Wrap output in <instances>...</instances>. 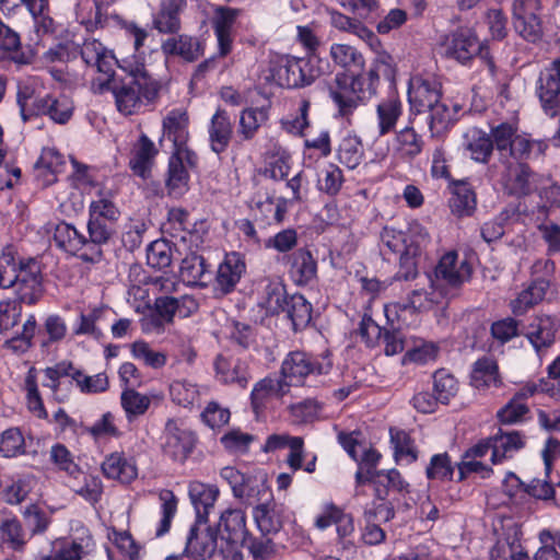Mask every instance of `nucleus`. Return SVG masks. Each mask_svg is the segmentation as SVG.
<instances>
[{
  "mask_svg": "<svg viewBox=\"0 0 560 560\" xmlns=\"http://www.w3.org/2000/svg\"><path fill=\"white\" fill-rule=\"evenodd\" d=\"M119 68L127 75L113 88L116 105L121 114L132 115L141 108L142 98L153 101L158 96L161 85L135 57L122 59Z\"/></svg>",
  "mask_w": 560,
  "mask_h": 560,
  "instance_id": "1",
  "label": "nucleus"
},
{
  "mask_svg": "<svg viewBox=\"0 0 560 560\" xmlns=\"http://www.w3.org/2000/svg\"><path fill=\"white\" fill-rule=\"evenodd\" d=\"M44 375L45 381L43 382V386L50 388L55 395H57L59 387L66 383V378L75 382L80 392L83 394L103 393L107 390L109 385L108 377L105 373L89 376L69 362H60L55 366L45 369Z\"/></svg>",
  "mask_w": 560,
  "mask_h": 560,
  "instance_id": "2",
  "label": "nucleus"
},
{
  "mask_svg": "<svg viewBox=\"0 0 560 560\" xmlns=\"http://www.w3.org/2000/svg\"><path fill=\"white\" fill-rule=\"evenodd\" d=\"M220 550L214 560H243L240 544L246 535L245 513L238 509H228L221 513L218 524Z\"/></svg>",
  "mask_w": 560,
  "mask_h": 560,
  "instance_id": "3",
  "label": "nucleus"
},
{
  "mask_svg": "<svg viewBox=\"0 0 560 560\" xmlns=\"http://www.w3.org/2000/svg\"><path fill=\"white\" fill-rule=\"evenodd\" d=\"M407 248L399 260L397 279L412 280L418 276V265L431 242L428 230L419 222H411L408 226Z\"/></svg>",
  "mask_w": 560,
  "mask_h": 560,
  "instance_id": "4",
  "label": "nucleus"
},
{
  "mask_svg": "<svg viewBox=\"0 0 560 560\" xmlns=\"http://www.w3.org/2000/svg\"><path fill=\"white\" fill-rule=\"evenodd\" d=\"M27 88L19 93L21 112L32 107L36 115H46L57 124H66L72 116L73 104L65 95L54 96L51 94L37 95L32 97L27 94Z\"/></svg>",
  "mask_w": 560,
  "mask_h": 560,
  "instance_id": "5",
  "label": "nucleus"
},
{
  "mask_svg": "<svg viewBox=\"0 0 560 560\" xmlns=\"http://www.w3.org/2000/svg\"><path fill=\"white\" fill-rule=\"evenodd\" d=\"M541 10L540 0H513V27L529 43H537L544 35Z\"/></svg>",
  "mask_w": 560,
  "mask_h": 560,
  "instance_id": "6",
  "label": "nucleus"
},
{
  "mask_svg": "<svg viewBox=\"0 0 560 560\" xmlns=\"http://www.w3.org/2000/svg\"><path fill=\"white\" fill-rule=\"evenodd\" d=\"M196 444V435L182 420L168 419L161 436L163 454L174 462L184 463Z\"/></svg>",
  "mask_w": 560,
  "mask_h": 560,
  "instance_id": "7",
  "label": "nucleus"
},
{
  "mask_svg": "<svg viewBox=\"0 0 560 560\" xmlns=\"http://www.w3.org/2000/svg\"><path fill=\"white\" fill-rule=\"evenodd\" d=\"M81 56L84 62L95 68L100 77L93 81V85H98V90L103 91L109 84L114 75V66L121 63L117 60L113 52L108 50L101 42L94 38L85 39Z\"/></svg>",
  "mask_w": 560,
  "mask_h": 560,
  "instance_id": "8",
  "label": "nucleus"
},
{
  "mask_svg": "<svg viewBox=\"0 0 560 560\" xmlns=\"http://www.w3.org/2000/svg\"><path fill=\"white\" fill-rule=\"evenodd\" d=\"M330 362H319L303 351H292L281 364V376L292 385H302L310 375L325 374L330 370Z\"/></svg>",
  "mask_w": 560,
  "mask_h": 560,
  "instance_id": "9",
  "label": "nucleus"
},
{
  "mask_svg": "<svg viewBox=\"0 0 560 560\" xmlns=\"http://www.w3.org/2000/svg\"><path fill=\"white\" fill-rule=\"evenodd\" d=\"M481 49V45L470 28H459L444 37L439 45L442 56L454 59L459 63H467Z\"/></svg>",
  "mask_w": 560,
  "mask_h": 560,
  "instance_id": "10",
  "label": "nucleus"
},
{
  "mask_svg": "<svg viewBox=\"0 0 560 560\" xmlns=\"http://www.w3.org/2000/svg\"><path fill=\"white\" fill-rule=\"evenodd\" d=\"M300 58L285 55H273L262 71L264 79L281 88L303 86V75L299 66Z\"/></svg>",
  "mask_w": 560,
  "mask_h": 560,
  "instance_id": "11",
  "label": "nucleus"
},
{
  "mask_svg": "<svg viewBox=\"0 0 560 560\" xmlns=\"http://www.w3.org/2000/svg\"><path fill=\"white\" fill-rule=\"evenodd\" d=\"M441 84L432 74L415 73L408 83V101L418 113L425 110L440 101Z\"/></svg>",
  "mask_w": 560,
  "mask_h": 560,
  "instance_id": "12",
  "label": "nucleus"
},
{
  "mask_svg": "<svg viewBox=\"0 0 560 560\" xmlns=\"http://www.w3.org/2000/svg\"><path fill=\"white\" fill-rule=\"evenodd\" d=\"M537 95L547 115L555 117L560 113V59L540 72Z\"/></svg>",
  "mask_w": 560,
  "mask_h": 560,
  "instance_id": "13",
  "label": "nucleus"
},
{
  "mask_svg": "<svg viewBox=\"0 0 560 560\" xmlns=\"http://www.w3.org/2000/svg\"><path fill=\"white\" fill-rule=\"evenodd\" d=\"M500 175L503 189L513 196H526L536 188V175L521 162H504Z\"/></svg>",
  "mask_w": 560,
  "mask_h": 560,
  "instance_id": "14",
  "label": "nucleus"
},
{
  "mask_svg": "<svg viewBox=\"0 0 560 560\" xmlns=\"http://www.w3.org/2000/svg\"><path fill=\"white\" fill-rule=\"evenodd\" d=\"M197 162L196 154L189 149H177L173 152L168 163L167 188L174 197L183 196L188 189V167Z\"/></svg>",
  "mask_w": 560,
  "mask_h": 560,
  "instance_id": "15",
  "label": "nucleus"
},
{
  "mask_svg": "<svg viewBox=\"0 0 560 560\" xmlns=\"http://www.w3.org/2000/svg\"><path fill=\"white\" fill-rule=\"evenodd\" d=\"M220 550V536L217 529L203 523H196L190 527L185 552L191 556L208 557L214 560Z\"/></svg>",
  "mask_w": 560,
  "mask_h": 560,
  "instance_id": "16",
  "label": "nucleus"
},
{
  "mask_svg": "<svg viewBox=\"0 0 560 560\" xmlns=\"http://www.w3.org/2000/svg\"><path fill=\"white\" fill-rule=\"evenodd\" d=\"M241 12L230 7H219L214 11L212 27L218 43V56L221 58L232 51L234 30Z\"/></svg>",
  "mask_w": 560,
  "mask_h": 560,
  "instance_id": "17",
  "label": "nucleus"
},
{
  "mask_svg": "<svg viewBox=\"0 0 560 560\" xmlns=\"http://www.w3.org/2000/svg\"><path fill=\"white\" fill-rule=\"evenodd\" d=\"M94 547V541L89 530L83 528L82 535L73 540L56 539L51 542L49 555H42L38 560H81L82 557L90 553Z\"/></svg>",
  "mask_w": 560,
  "mask_h": 560,
  "instance_id": "18",
  "label": "nucleus"
},
{
  "mask_svg": "<svg viewBox=\"0 0 560 560\" xmlns=\"http://www.w3.org/2000/svg\"><path fill=\"white\" fill-rule=\"evenodd\" d=\"M435 280L443 281L445 284L457 288L469 280L471 267L468 261L459 259L457 252L445 253L434 270Z\"/></svg>",
  "mask_w": 560,
  "mask_h": 560,
  "instance_id": "19",
  "label": "nucleus"
},
{
  "mask_svg": "<svg viewBox=\"0 0 560 560\" xmlns=\"http://www.w3.org/2000/svg\"><path fill=\"white\" fill-rule=\"evenodd\" d=\"M15 290L18 302L35 304L43 294L42 277L36 261L30 260L20 264V278L12 287Z\"/></svg>",
  "mask_w": 560,
  "mask_h": 560,
  "instance_id": "20",
  "label": "nucleus"
},
{
  "mask_svg": "<svg viewBox=\"0 0 560 560\" xmlns=\"http://www.w3.org/2000/svg\"><path fill=\"white\" fill-rule=\"evenodd\" d=\"M154 306L160 312V316L167 324H171L176 315L180 318L192 315L197 312L199 304L194 296L188 294L180 295L179 298L161 295L155 299Z\"/></svg>",
  "mask_w": 560,
  "mask_h": 560,
  "instance_id": "21",
  "label": "nucleus"
},
{
  "mask_svg": "<svg viewBox=\"0 0 560 560\" xmlns=\"http://www.w3.org/2000/svg\"><path fill=\"white\" fill-rule=\"evenodd\" d=\"M290 392V383L283 376L268 375L258 381L252 390L253 408L258 411L270 399H281Z\"/></svg>",
  "mask_w": 560,
  "mask_h": 560,
  "instance_id": "22",
  "label": "nucleus"
},
{
  "mask_svg": "<svg viewBox=\"0 0 560 560\" xmlns=\"http://www.w3.org/2000/svg\"><path fill=\"white\" fill-rule=\"evenodd\" d=\"M188 494L196 511V521L207 524L208 516L220 494L218 487L201 481H191L188 487Z\"/></svg>",
  "mask_w": 560,
  "mask_h": 560,
  "instance_id": "23",
  "label": "nucleus"
},
{
  "mask_svg": "<svg viewBox=\"0 0 560 560\" xmlns=\"http://www.w3.org/2000/svg\"><path fill=\"white\" fill-rule=\"evenodd\" d=\"M102 471L108 479L130 483L138 477L136 460L121 452H114L105 457Z\"/></svg>",
  "mask_w": 560,
  "mask_h": 560,
  "instance_id": "24",
  "label": "nucleus"
},
{
  "mask_svg": "<svg viewBox=\"0 0 560 560\" xmlns=\"http://www.w3.org/2000/svg\"><path fill=\"white\" fill-rule=\"evenodd\" d=\"M289 276L298 285L311 283L317 275V262L310 250L300 248L287 257Z\"/></svg>",
  "mask_w": 560,
  "mask_h": 560,
  "instance_id": "25",
  "label": "nucleus"
},
{
  "mask_svg": "<svg viewBox=\"0 0 560 560\" xmlns=\"http://www.w3.org/2000/svg\"><path fill=\"white\" fill-rule=\"evenodd\" d=\"M558 327V320L549 315L536 316L533 319L527 328L526 337L537 353L555 342Z\"/></svg>",
  "mask_w": 560,
  "mask_h": 560,
  "instance_id": "26",
  "label": "nucleus"
},
{
  "mask_svg": "<svg viewBox=\"0 0 560 560\" xmlns=\"http://www.w3.org/2000/svg\"><path fill=\"white\" fill-rule=\"evenodd\" d=\"M214 369L217 378L224 384L246 387L250 378L246 362L235 357L218 355Z\"/></svg>",
  "mask_w": 560,
  "mask_h": 560,
  "instance_id": "27",
  "label": "nucleus"
},
{
  "mask_svg": "<svg viewBox=\"0 0 560 560\" xmlns=\"http://www.w3.org/2000/svg\"><path fill=\"white\" fill-rule=\"evenodd\" d=\"M75 18L89 32L108 26L112 21H118L116 15L104 12L96 0H79L75 5Z\"/></svg>",
  "mask_w": 560,
  "mask_h": 560,
  "instance_id": "28",
  "label": "nucleus"
},
{
  "mask_svg": "<svg viewBox=\"0 0 560 560\" xmlns=\"http://www.w3.org/2000/svg\"><path fill=\"white\" fill-rule=\"evenodd\" d=\"M491 560H529L527 552L521 544L518 530L509 528L499 537L490 549Z\"/></svg>",
  "mask_w": 560,
  "mask_h": 560,
  "instance_id": "29",
  "label": "nucleus"
},
{
  "mask_svg": "<svg viewBox=\"0 0 560 560\" xmlns=\"http://www.w3.org/2000/svg\"><path fill=\"white\" fill-rule=\"evenodd\" d=\"M163 135L173 142L174 151L188 149V115L184 108L170 110L163 119Z\"/></svg>",
  "mask_w": 560,
  "mask_h": 560,
  "instance_id": "30",
  "label": "nucleus"
},
{
  "mask_svg": "<svg viewBox=\"0 0 560 560\" xmlns=\"http://www.w3.org/2000/svg\"><path fill=\"white\" fill-rule=\"evenodd\" d=\"M245 271V264L237 253L226 254L224 260L219 265L215 288L222 293H230L240 281Z\"/></svg>",
  "mask_w": 560,
  "mask_h": 560,
  "instance_id": "31",
  "label": "nucleus"
},
{
  "mask_svg": "<svg viewBox=\"0 0 560 560\" xmlns=\"http://www.w3.org/2000/svg\"><path fill=\"white\" fill-rule=\"evenodd\" d=\"M156 154L158 149L154 142L147 135L141 133L132 147L129 166L136 175L145 178L151 171Z\"/></svg>",
  "mask_w": 560,
  "mask_h": 560,
  "instance_id": "32",
  "label": "nucleus"
},
{
  "mask_svg": "<svg viewBox=\"0 0 560 560\" xmlns=\"http://www.w3.org/2000/svg\"><path fill=\"white\" fill-rule=\"evenodd\" d=\"M470 384L478 390L486 392L502 384L497 362L489 357L477 360L470 373Z\"/></svg>",
  "mask_w": 560,
  "mask_h": 560,
  "instance_id": "33",
  "label": "nucleus"
},
{
  "mask_svg": "<svg viewBox=\"0 0 560 560\" xmlns=\"http://www.w3.org/2000/svg\"><path fill=\"white\" fill-rule=\"evenodd\" d=\"M248 504L265 502L272 498L271 490L267 483V474L264 470H255L245 477L241 492L236 497Z\"/></svg>",
  "mask_w": 560,
  "mask_h": 560,
  "instance_id": "34",
  "label": "nucleus"
},
{
  "mask_svg": "<svg viewBox=\"0 0 560 560\" xmlns=\"http://www.w3.org/2000/svg\"><path fill=\"white\" fill-rule=\"evenodd\" d=\"M187 0H163L159 12L153 16V26L160 33H176L180 27L179 13Z\"/></svg>",
  "mask_w": 560,
  "mask_h": 560,
  "instance_id": "35",
  "label": "nucleus"
},
{
  "mask_svg": "<svg viewBox=\"0 0 560 560\" xmlns=\"http://www.w3.org/2000/svg\"><path fill=\"white\" fill-rule=\"evenodd\" d=\"M423 144L422 137L407 126L395 135L393 155L398 160L410 161L421 153Z\"/></svg>",
  "mask_w": 560,
  "mask_h": 560,
  "instance_id": "36",
  "label": "nucleus"
},
{
  "mask_svg": "<svg viewBox=\"0 0 560 560\" xmlns=\"http://www.w3.org/2000/svg\"><path fill=\"white\" fill-rule=\"evenodd\" d=\"M402 114V103L398 95L392 93L376 106V121L380 136H385L395 129Z\"/></svg>",
  "mask_w": 560,
  "mask_h": 560,
  "instance_id": "37",
  "label": "nucleus"
},
{
  "mask_svg": "<svg viewBox=\"0 0 560 560\" xmlns=\"http://www.w3.org/2000/svg\"><path fill=\"white\" fill-rule=\"evenodd\" d=\"M492 440V464H500L504 459L511 458L516 452L525 445L524 436L516 431L500 432L491 438Z\"/></svg>",
  "mask_w": 560,
  "mask_h": 560,
  "instance_id": "38",
  "label": "nucleus"
},
{
  "mask_svg": "<svg viewBox=\"0 0 560 560\" xmlns=\"http://www.w3.org/2000/svg\"><path fill=\"white\" fill-rule=\"evenodd\" d=\"M329 95L337 108V115L342 118H349L359 107L362 101L347 88V75H336V86L330 88Z\"/></svg>",
  "mask_w": 560,
  "mask_h": 560,
  "instance_id": "39",
  "label": "nucleus"
},
{
  "mask_svg": "<svg viewBox=\"0 0 560 560\" xmlns=\"http://www.w3.org/2000/svg\"><path fill=\"white\" fill-rule=\"evenodd\" d=\"M179 276L188 285H206L211 278L208 266L202 256L195 253L187 255L180 264Z\"/></svg>",
  "mask_w": 560,
  "mask_h": 560,
  "instance_id": "40",
  "label": "nucleus"
},
{
  "mask_svg": "<svg viewBox=\"0 0 560 560\" xmlns=\"http://www.w3.org/2000/svg\"><path fill=\"white\" fill-rule=\"evenodd\" d=\"M232 131L233 127L229 114L219 108L212 116L209 126L210 144L215 153H221L228 148Z\"/></svg>",
  "mask_w": 560,
  "mask_h": 560,
  "instance_id": "41",
  "label": "nucleus"
},
{
  "mask_svg": "<svg viewBox=\"0 0 560 560\" xmlns=\"http://www.w3.org/2000/svg\"><path fill=\"white\" fill-rule=\"evenodd\" d=\"M464 148L470 159L478 163H487L493 150V143L488 133L471 128L465 133Z\"/></svg>",
  "mask_w": 560,
  "mask_h": 560,
  "instance_id": "42",
  "label": "nucleus"
},
{
  "mask_svg": "<svg viewBox=\"0 0 560 560\" xmlns=\"http://www.w3.org/2000/svg\"><path fill=\"white\" fill-rule=\"evenodd\" d=\"M63 164L65 158L57 149L44 148L35 163L36 176L42 178L45 185L52 184L56 180V174L61 171Z\"/></svg>",
  "mask_w": 560,
  "mask_h": 560,
  "instance_id": "43",
  "label": "nucleus"
},
{
  "mask_svg": "<svg viewBox=\"0 0 560 560\" xmlns=\"http://www.w3.org/2000/svg\"><path fill=\"white\" fill-rule=\"evenodd\" d=\"M329 18L330 24L335 28L358 36L369 46L377 47L378 37L359 20L347 16L338 11H330Z\"/></svg>",
  "mask_w": 560,
  "mask_h": 560,
  "instance_id": "44",
  "label": "nucleus"
},
{
  "mask_svg": "<svg viewBox=\"0 0 560 560\" xmlns=\"http://www.w3.org/2000/svg\"><path fill=\"white\" fill-rule=\"evenodd\" d=\"M363 158L364 149L362 139L353 132L346 133L338 144V161L349 170H354L361 164Z\"/></svg>",
  "mask_w": 560,
  "mask_h": 560,
  "instance_id": "45",
  "label": "nucleus"
},
{
  "mask_svg": "<svg viewBox=\"0 0 560 560\" xmlns=\"http://www.w3.org/2000/svg\"><path fill=\"white\" fill-rule=\"evenodd\" d=\"M258 529L268 535L277 533L282 526L281 509L272 498L259 503L253 512Z\"/></svg>",
  "mask_w": 560,
  "mask_h": 560,
  "instance_id": "46",
  "label": "nucleus"
},
{
  "mask_svg": "<svg viewBox=\"0 0 560 560\" xmlns=\"http://www.w3.org/2000/svg\"><path fill=\"white\" fill-rule=\"evenodd\" d=\"M162 51L167 56H179L187 61H194L202 55L199 40L188 35L167 38L162 44Z\"/></svg>",
  "mask_w": 560,
  "mask_h": 560,
  "instance_id": "47",
  "label": "nucleus"
},
{
  "mask_svg": "<svg viewBox=\"0 0 560 560\" xmlns=\"http://www.w3.org/2000/svg\"><path fill=\"white\" fill-rule=\"evenodd\" d=\"M329 56L335 66L347 71H361L365 66L361 51L348 44H331Z\"/></svg>",
  "mask_w": 560,
  "mask_h": 560,
  "instance_id": "48",
  "label": "nucleus"
},
{
  "mask_svg": "<svg viewBox=\"0 0 560 560\" xmlns=\"http://www.w3.org/2000/svg\"><path fill=\"white\" fill-rule=\"evenodd\" d=\"M114 192L104 185H96L95 198L90 202L89 215L117 221L119 210L114 202Z\"/></svg>",
  "mask_w": 560,
  "mask_h": 560,
  "instance_id": "49",
  "label": "nucleus"
},
{
  "mask_svg": "<svg viewBox=\"0 0 560 560\" xmlns=\"http://www.w3.org/2000/svg\"><path fill=\"white\" fill-rule=\"evenodd\" d=\"M429 114V129L432 137H439L444 133L456 120V115L460 110V106L455 104L448 107L443 102H438L428 108Z\"/></svg>",
  "mask_w": 560,
  "mask_h": 560,
  "instance_id": "50",
  "label": "nucleus"
},
{
  "mask_svg": "<svg viewBox=\"0 0 560 560\" xmlns=\"http://www.w3.org/2000/svg\"><path fill=\"white\" fill-rule=\"evenodd\" d=\"M54 241L56 245L70 254H77L84 246L89 245L88 238L80 233L73 225L59 222L54 230Z\"/></svg>",
  "mask_w": 560,
  "mask_h": 560,
  "instance_id": "51",
  "label": "nucleus"
},
{
  "mask_svg": "<svg viewBox=\"0 0 560 560\" xmlns=\"http://www.w3.org/2000/svg\"><path fill=\"white\" fill-rule=\"evenodd\" d=\"M424 278L429 284L430 291L427 289H415L408 298V307L415 311L431 310L446 296V292L440 289L430 276L427 275Z\"/></svg>",
  "mask_w": 560,
  "mask_h": 560,
  "instance_id": "52",
  "label": "nucleus"
},
{
  "mask_svg": "<svg viewBox=\"0 0 560 560\" xmlns=\"http://www.w3.org/2000/svg\"><path fill=\"white\" fill-rule=\"evenodd\" d=\"M207 388L187 380L174 381L170 386V395L174 402L183 407H191L198 404Z\"/></svg>",
  "mask_w": 560,
  "mask_h": 560,
  "instance_id": "53",
  "label": "nucleus"
},
{
  "mask_svg": "<svg viewBox=\"0 0 560 560\" xmlns=\"http://www.w3.org/2000/svg\"><path fill=\"white\" fill-rule=\"evenodd\" d=\"M389 435L396 463L409 465L418 459V451L409 433L392 428Z\"/></svg>",
  "mask_w": 560,
  "mask_h": 560,
  "instance_id": "54",
  "label": "nucleus"
},
{
  "mask_svg": "<svg viewBox=\"0 0 560 560\" xmlns=\"http://www.w3.org/2000/svg\"><path fill=\"white\" fill-rule=\"evenodd\" d=\"M268 110L264 107H249L241 112L237 133L243 140H250L268 120Z\"/></svg>",
  "mask_w": 560,
  "mask_h": 560,
  "instance_id": "55",
  "label": "nucleus"
},
{
  "mask_svg": "<svg viewBox=\"0 0 560 560\" xmlns=\"http://www.w3.org/2000/svg\"><path fill=\"white\" fill-rule=\"evenodd\" d=\"M547 288L548 282L546 280L539 279L534 281L511 302L512 312L515 315L524 314L527 310L544 299Z\"/></svg>",
  "mask_w": 560,
  "mask_h": 560,
  "instance_id": "56",
  "label": "nucleus"
},
{
  "mask_svg": "<svg viewBox=\"0 0 560 560\" xmlns=\"http://www.w3.org/2000/svg\"><path fill=\"white\" fill-rule=\"evenodd\" d=\"M187 219L188 214L185 210L179 208L172 209L168 212V219L163 225V229L175 241H179L184 244L191 242L196 235L188 230Z\"/></svg>",
  "mask_w": 560,
  "mask_h": 560,
  "instance_id": "57",
  "label": "nucleus"
},
{
  "mask_svg": "<svg viewBox=\"0 0 560 560\" xmlns=\"http://www.w3.org/2000/svg\"><path fill=\"white\" fill-rule=\"evenodd\" d=\"M310 101L302 98L298 102L294 113L287 115L281 119V127L284 131L293 136H303L304 130L308 128Z\"/></svg>",
  "mask_w": 560,
  "mask_h": 560,
  "instance_id": "58",
  "label": "nucleus"
},
{
  "mask_svg": "<svg viewBox=\"0 0 560 560\" xmlns=\"http://www.w3.org/2000/svg\"><path fill=\"white\" fill-rule=\"evenodd\" d=\"M161 501V518L155 529V537L160 538L166 535L177 512L178 500L168 489H162L159 492Z\"/></svg>",
  "mask_w": 560,
  "mask_h": 560,
  "instance_id": "59",
  "label": "nucleus"
},
{
  "mask_svg": "<svg viewBox=\"0 0 560 560\" xmlns=\"http://www.w3.org/2000/svg\"><path fill=\"white\" fill-rule=\"evenodd\" d=\"M0 542L20 551L26 545L25 532L16 517H8L0 522Z\"/></svg>",
  "mask_w": 560,
  "mask_h": 560,
  "instance_id": "60",
  "label": "nucleus"
},
{
  "mask_svg": "<svg viewBox=\"0 0 560 560\" xmlns=\"http://www.w3.org/2000/svg\"><path fill=\"white\" fill-rule=\"evenodd\" d=\"M284 312L291 319L294 329L305 327L312 318V305L301 294L289 298Z\"/></svg>",
  "mask_w": 560,
  "mask_h": 560,
  "instance_id": "61",
  "label": "nucleus"
},
{
  "mask_svg": "<svg viewBox=\"0 0 560 560\" xmlns=\"http://www.w3.org/2000/svg\"><path fill=\"white\" fill-rule=\"evenodd\" d=\"M120 404L129 420L142 416L149 409L151 399L133 388H126L120 396Z\"/></svg>",
  "mask_w": 560,
  "mask_h": 560,
  "instance_id": "62",
  "label": "nucleus"
},
{
  "mask_svg": "<svg viewBox=\"0 0 560 560\" xmlns=\"http://www.w3.org/2000/svg\"><path fill=\"white\" fill-rule=\"evenodd\" d=\"M452 212L458 217L470 215L476 208V196L470 187L465 184L455 187L450 200Z\"/></svg>",
  "mask_w": 560,
  "mask_h": 560,
  "instance_id": "63",
  "label": "nucleus"
},
{
  "mask_svg": "<svg viewBox=\"0 0 560 560\" xmlns=\"http://www.w3.org/2000/svg\"><path fill=\"white\" fill-rule=\"evenodd\" d=\"M25 454V440L20 429L10 428L0 434V455L13 458Z\"/></svg>",
  "mask_w": 560,
  "mask_h": 560,
  "instance_id": "64",
  "label": "nucleus"
}]
</instances>
